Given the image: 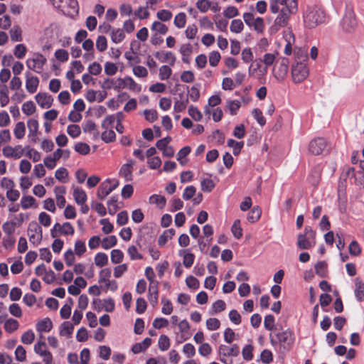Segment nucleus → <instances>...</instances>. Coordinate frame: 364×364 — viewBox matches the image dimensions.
I'll return each mask as SVG.
<instances>
[{
    "label": "nucleus",
    "mask_w": 364,
    "mask_h": 364,
    "mask_svg": "<svg viewBox=\"0 0 364 364\" xmlns=\"http://www.w3.org/2000/svg\"><path fill=\"white\" fill-rule=\"evenodd\" d=\"M134 161L129 160L128 162L122 166L119 170V175L124 178L126 181H132V170Z\"/></svg>",
    "instance_id": "nucleus-17"
},
{
    "label": "nucleus",
    "mask_w": 364,
    "mask_h": 364,
    "mask_svg": "<svg viewBox=\"0 0 364 364\" xmlns=\"http://www.w3.org/2000/svg\"><path fill=\"white\" fill-rule=\"evenodd\" d=\"M36 202V199L31 196H23L21 200V205L23 209L31 208Z\"/></svg>",
    "instance_id": "nucleus-58"
},
{
    "label": "nucleus",
    "mask_w": 364,
    "mask_h": 364,
    "mask_svg": "<svg viewBox=\"0 0 364 364\" xmlns=\"http://www.w3.org/2000/svg\"><path fill=\"white\" fill-rule=\"evenodd\" d=\"M294 336L290 329L279 331L277 328L269 334V340L272 346H279L284 350H289L294 343Z\"/></svg>",
    "instance_id": "nucleus-1"
},
{
    "label": "nucleus",
    "mask_w": 364,
    "mask_h": 364,
    "mask_svg": "<svg viewBox=\"0 0 364 364\" xmlns=\"http://www.w3.org/2000/svg\"><path fill=\"white\" fill-rule=\"evenodd\" d=\"M27 235L31 243L38 245L43 238V230L36 222H31L27 230Z\"/></svg>",
    "instance_id": "nucleus-8"
},
{
    "label": "nucleus",
    "mask_w": 364,
    "mask_h": 364,
    "mask_svg": "<svg viewBox=\"0 0 364 364\" xmlns=\"http://www.w3.org/2000/svg\"><path fill=\"white\" fill-rule=\"evenodd\" d=\"M221 56L218 51H212L209 54V63L212 67H215L218 65Z\"/></svg>",
    "instance_id": "nucleus-62"
},
{
    "label": "nucleus",
    "mask_w": 364,
    "mask_h": 364,
    "mask_svg": "<svg viewBox=\"0 0 364 364\" xmlns=\"http://www.w3.org/2000/svg\"><path fill=\"white\" fill-rule=\"evenodd\" d=\"M11 39L14 42L22 41L21 29L18 26H14L9 31Z\"/></svg>",
    "instance_id": "nucleus-36"
},
{
    "label": "nucleus",
    "mask_w": 364,
    "mask_h": 364,
    "mask_svg": "<svg viewBox=\"0 0 364 364\" xmlns=\"http://www.w3.org/2000/svg\"><path fill=\"white\" fill-rule=\"evenodd\" d=\"M124 257V254L122 250L115 249L111 252V261L114 264L120 263Z\"/></svg>",
    "instance_id": "nucleus-49"
},
{
    "label": "nucleus",
    "mask_w": 364,
    "mask_h": 364,
    "mask_svg": "<svg viewBox=\"0 0 364 364\" xmlns=\"http://www.w3.org/2000/svg\"><path fill=\"white\" fill-rule=\"evenodd\" d=\"M53 328V323L49 318H45L36 323V330L40 333L49 332Z\"/></svg>",
    "instance_id": "nucleus-21"
},
{
    "label": "nucleus",
    "mask_w": 364,
    "mask_h": 364,
    "mask_svg": "<svg viewBox=\"0 0 364 364\" xmlns=\"http://www.w3.org/2000/svg\"><path fill=\"white\" fill-rule=\"evenodd\" d=\"M68 134L73 139L78 137L81 134V129L77 124H70L67 128Z\"/></svg>",
    "instance_id": "nucleus-48"
},
{
    "label": "nucleus",
    "mask_w": 364,
    "mask_h": 364,
    "mask_svg": "<svg viewBox=\"0 0 364 364\" xmlns=\"http://www.w3.org/2000/svg\"><path fill=\"white\" fill-rule=\"evenodd\" d=\"M102 87L105 90L114 89L116 91H119L126 87H128L132 91L136 92H140L141 90V86L129 76L124 78L119 77L116 80L107 78L103 81Z\"/></svg>",
    "instance_id": "nucleus-2"
},
{
    "label": "nucleus",
    "mask_w": 364,
    "mask_h": 364,
    "mask_svg": "<svg viewBox=\"0 0 364 364\" xmlns=\"http://www.w3.org/2000/svg\"><path fill=\"white\" fill-rule=\"evenodd\" d=\"M73 197L77 204L83 205L87 200V194L84 190L78 187L73 190Z\"/></svg>",
    "instance_id": "nucleus-22"
},
{
    "label": "nucleus",
    "mask_w": 364,
    "mask_h": 364,
    "mask_svg": "<svg viewBox=\"0 0 364 364\" xmlns=\"http://www.w3.org/2000/svg\"><path fill=\"white\" fill-rule=\"evenodd\" d=\"M231 231L234 237L237 239H240L242 236V229L240 226V220H235L232 225Z\"/></svg>",
    "instance_id": "nucleus-45"
},
{
    "label": "nucleus",
    "mask_w": 364,
    "mask_h": 364,
    "mask_svg": "<svg viewBox=\"0 0 364 364\" xmlns=\"http://www.w3.org/2000/svg\"><path fill=\"white\" fill-rule=\"evenodd\" d=\"M172 74L171 69L168 65H162L159 68V78L161 80H167Z\"/></svg>",
    "instance_id": "nucleus-53"
},
{
    "label": "nucleus",
    "mask_w": 364,
    "mask_h": 364,
    "mask_svg": "<svg viewBox=\"0 0 364 364\" xmlns=\"http://www.w3.org/2000/svg\"><path fill=\"white\" fill-rule=\"evenodd\" d=\"M239 353L240 348L237 344H233L231 346L221 344L218 347V354L220 356L236 357Z\"/></svg>",
    "instance_id": "nucleus-12"
},
{
    "label": "nucleus",
    "mask_w": 364,
    "mask_h": 364,
    "mask_svg": "<svg viewBox=\"0 0 364 364\" xmlns=\"http://www.w3.org/2000/svg\"><path fill=\"white\" fill-rule=\"evenodd\" d=\"M201 190L204 192H211L215 185L212 179L205 178L200 183Z\"/></svg>",
    "instance_id": "nucleus-44"
},
{
    "label": "nucleus",
    "mask_w": 364,
    "mask_h": 364,
    "mask_svg": "<svg viewBox=\"0 0 364 364\" xmlns=\"http://www.w3.org/2000/svg\"><path fill=\"white\" fill-rule=\"evenodd\" d=\"M151 30L157 31L160 34L164 35L168 31V27L159 21H154L151 26Z\"/></svg>",
    "instance_id": "nucleus-57"
},
{
    "label": "nucleus",
    "mask_w": 364,
    "mask_h": 364,
    "mask_svg": "<svg viewBox=\"0 0 364 364\" xmlns=\"http://www.w3.org/2000/svg\"><path fill=\"white\" fill-rule=\"evenodd\" d=\"M226 304L223 300L218 299L212 304L210 309L209 314L215 315L219 312H221L225 309Z\"/></svg>",
    "instance_id": "nucleus-26"
},
{
    "label": "nucleus",
    "mask_w": 364,
    "mask_h": 364,
    "mask_svg": "<svg viewBox=\"0 0 364 364\" xmlns=\"http://www.w3.org/2000/svg\"><path fill=\"white\" fill-rule=\"evenodd\" d=\"M220 326V321L216 318H210L206 321V327L210 331H215Z\"/></svg>",
    "instance_id": "nucleus-60"
},
{
    "label": "nucleus",
    "mask_w": 364,
    "mask_h": 364,
    "mask_svg": "<svg viewBox=\"0 0 364 364\" xmlns=\"http://www.w3.org/2000/svg\"><path fill=\"white\" fill-rule=\"evenodd\" d=\"M46 62V58L43 55L37 54L34 58L26 60V65L29 69L40 73Z\"/></svg>",
    "instance_id": "nucleus-11"
},
{
    "label": "nucleus",
    "mask_w": 364,
    "mask_h": 364,
    "mask_svg": "<svg viewBox=\"0 0 364 364\" xmlns=\"http://www.w3.org/2000/svg\"><path fill=\"white\" fill-rule=\"evenodd\" d=\"M196 187L193 186H189L185 188L182 197L185 200H188L193 198V197L196 195Z\"/></svg>",
    "instance_id": "nucleus-61"
},
{
    "label": "nucleus",
    "mask_w": 364,
    "mask_h": 364,
    "mask_svg": "<svg viewBox=\"0 0 364 364\" xmlns=\"http://www.w3.org/2000/svg\"><path fill=\"white\" fill-rule=\"evenodd\" d=\"M134 75L137 77H146L148 75V70L141 65H135L132 68Z\"/></svg>",
    "instance_id": "nucleus-52"
},
{
    "label": "nucleus",
    "mask_w": 364,
    "mask_h": 364,
    "mask_svg": "<svg viewBox=\"0 0 364 364\" xmlns=\"http://www.w3.org/2000/svg\"><path fill=\"white\" fill-rule=\"evenodd\" d=\"M192 52V46L190 43L183 44L180 48V53L182 55V60L185 63H189L190 55Z\"/></svg>",
    "instance_id": "nucleus-24"
},
{
    "label": "nucleus",
    "mask_w": 364,
    "mask_h": 364,
    "mask_svg": "<svg viewBox=\"0 0 364 364\" xmlns=\"http://www.w3.org/2000/svg\"><path fill=\"white\" fill-rule=\"evenodd\" d=\"M315 237L316 232L311 227L306 226L304 232L297 236V247L300 250H309L313 247L316 244Z\"/></svg>",
    "instance_id": "nucleus-3"
},
{
    "label": "nucleus",
    "mask_w": 364,
    "mask_h": 364,
    "mask_svg": "<svg viewBox=\"0 0 364 364\" xmlns=\"http://www.w3.org/2000/svg\"><path fill=\"white\" fill-rule=\"evenodd\" d=\"M264 326L267 330L272 332L275 330V318L273 315L269 314L264 317Z\"/></svg>",
    "instance_id": "nucleus-40"
},
{
    "label": "nucleus",
    "mask_w": 364,
    "mask_h": 364,
    "mask_svg": "<svg viewBox=\"0 0 364 364\" xmlns=\"http://www.w3.org/2000/svg\"><path fill=\"white\" fill-rule=\"evenodd\" d=\"M19 326L18 321L14 318H9L4 323V329L8 333H12Z\"/></svg>",
    "instance_id": "nucleus-34"
},
{
    "label": "nucleus",
    "mask_w": 364,
    "mask_h": 364,
    "mask_svg": "<svg viewBox=\"0 0 364 364\" xmlns=\"http://www.w3.org/2000/svg\"><path fill=\"white\" fill-rule=\"evenodd\" d=\"M288 72V62L287 60L283 59L280 63L278 73L275 77L278 80L282 81L284 80L286 75Z\"/></svg>",
    "instance_id": "nucleus-25"
},
{
    "label": "nucleus",
    "mask_w": 364,
    "mask_h": 364,
    "mask_svg": "<svg viewBox=\"0 0 364 364\" xmlns=\"http://www.w3.org/2000/svg\"><path fill=\"white\" fill-rule=\"evenodd\" d=\"M35 338V334L32 330H28L21 336V342L26 345L31 344Z\"/></svg>",
    "instance_id": "nucleus-50"
},
{
    "label": "nucleus",
    "mask_w": 364,
    "mask_h": 364,
    "mask_svg": "<svg viewBox=\"0 0 364 364\" xmlns=\"http://www.w3.org/2000/svg\"><path fill=\"white\" fill-rule=\"evenodd\" d=\"M252 114L259 125L264 126L265 124L266 119L264 117L262 112L259 109H258V108L254 109L252 112Z\"/></svg>",
    "instance_id": "nucleus-55"
},
{
    "label": "nucleus",
    "mask_w": 364,
    "mask_h": 364,
    "mask_svg": "<svg viewBox=\"0 0 364 364\" xmlns=\"http://www.w3.org/2000/svg\"><path fill=\"white\" fill-rule=\"evenodd\" d=\"M158 282H152L149 284L148 299L152 306H155L158 304Z\"/></svg>",
    "instance_id": "nucleus-18"
},
{
    "label": "nucleus",
    "mask_w": 364,
    "mask_h": 364,
    "mask_svg": "<svg viewBox=\"0 0 364 364\" xmlns=\"http://www.w3.org/2000/svg\"><path fill=\"white\" fill-rule=\"evenodd\" d=\"M188 102V98L181 99L180 100H176L174 103L173 109L175 112H181L183 111Z\"/></svg>",
    "instance_id": "nucleus-64"
},
{
    "label": "nucleus",
    "mask_w": 364,
    "mask_h": 364,
    "mask_svg": "<svg viewBox=\"0 0 364 364\" xmlns=\"http://www.w3.org/2000/svg\"><path fill=\"white\" fill-rule=\"evenodd\" d=\"M154 56L161 63L168 62L171 66H173L176 62V57L171 51H157Z\"/></svg>",
    "instance_id": "nucleus-16"
},
{
    "label": "nucleus",
    "mask_w": 364,
    "mask_h": 364,
    "mask_svg": "<svg viewBox=\"0 0 364 364\" xmlns=\"http://www.w3.org/2000/svg\"><path fill=\"white\" fill-rule=\"evenodd\" d=\"M35 98L38 105L44 109L50 107L53 101L52 96L46 92H39Z\"/></svg>",
    "instance_id": "nucleus-15"
},
{
    "label": "nucleus",
    "mask_w": 364,
    "mask_h": 364,
    "mask_svg": "<svg viewBox=\"0 0 364 364\" xmlns=\"http://www.w3.org/2000/svg\"><path fill=\"white\" fill-rule=\"evenodd\" d=\"M170 339L166 335H161L159 338L158 346L161 351H166L170 348Z\"/></svg>",
    "instance_id": "nucleus-38"
},
{
    "label": "nucleus",
    "mask_w": 364,
    "mask_h": 364,
    "mask_svg": "<svg viewBox=\"0 0 364 364\" xmlns=\"http://www.w3.org/2000/svg\"><path fill=\"white\" fill-rule=\"evenodd\" d=\"M357 20L350 5H346L344 16L341 21V27L345 33H353L357 27Z\"/></svg>",
    "instance_id": "nucleus-4"
},
{
    "label": "nucleus",
    "mask_w": 364,
    "mask_h": 364,
    "mask_svg": "<svg viewBox=\"0 0 364 364\" xmlns=\"http://www.w3.org/2000/svg\"><path fill=\"white\" fill-rule=\"evenodd\" d=\"M101 138L105 143H110L115 140L116 134L112 129H108L102 133Z\"/></svg>",
    "instance_id": "nucleus-43"
},
{
    "label": "nucleus",
    "mask_w": 364,
    "mask_h": 364,
    "mask_svg": "<svg viewBox=\"0 0 364 364\" xmlns=\"http://www.w3.org/2000/svg\"><path fill=\"white\" fill-rule=\"evenodd\" d=\"M354 294L357 301L360 302L364 301V283L358 277L355 279Z\"/></svg>",
    "instance_id": "nucleus-19"
},
{
    "label": "nucleus",
    "mask_w": 364,
    "mask_h": 364,
    "mask_svg": "<svg viewBox=\"0 0 364 364\" xmlns=\"http://www.w3.org/2000/svg\"><path fill=\"white\" fill-rule=\"evenodd\" d=\"M110 35L112 41L115 43L122 42L125 38L123 31L120 28L112 29Z\"/></svg>",
    "instance_id": "nucleus-33"
},
{
    "label": "nucleus",
    "mask_w": 364,
    "mask_h": 364,
    "mask_svg": "<svg viewBox=\"0 0 364 364\" xmlns=\"http://www.w3.org/2000/svg\"><path fill=\"white\" fill-rule=\"evenodd\" d=\"M227 108L228 109L230 114L231 115H236L237 113V111L239 110L241 104L240 102L236 100H227Z\"/></svg>",
    "instance_id": "nucleus-29"
},
{
    "label": "nucleus",
    "mask_w": 364,
    "mask_h": 364,
    "mask_svg": "<svg viewBox=\"0 0 364 364\" xmlns=\"http://www.w3.org/2000/svg\"><path fill=\"white\" fill-rule=\"evenodd\" d=\"M316 274L321 277H325L327 275V263L325 261L318 262L315 265Z\"/></svg>",
    "instance_id": "nucleus-31"
},
{
    "label": "nucleus",
    "mask_w": 364,
    "mask_h": 364,
    "mask_svg": "<svg viewBox=\"0 0 364 364\" xmlns=\"http://www.w3.org/2000/svg\"><path fill=\"white\" fill-rule=\"evenodd\" d=\"M22 112L27 116H30L36 112V106L33 101H27L22 105Z\"/></svg>",
    "instance_id": "nucleus-42"
},
{
    "label": "nucleus",
    "mask_w": 364,
    "mask_h": 364,
    "mask_svg": "<svg viewBox=\"0 0 364 364\" xmlns=\"http://www.w3.org/2000/svg\"><path fill=\"white\" fill-rule=\"evenodd\" d=\"M309 70L304 62H296L291 66V77L294 83L302 82L309 76Z\"/></svg>",
    "instance_id": "nucleus-6"
},
{
    "label": "nucleus",
    "mask_w": 364,
    "mask_h": 364,
    "mask_svg": "<svg viewBox=\"0 0 364 364\" xmlns=\"http://www.w3.org/2000/svg\"><path fill=\"white\" fill-rule=\"evenodd\" d=\"M166 201L165 197L160 195L154 194L149 198L151 203L156 204L161 207H164L166 205Z\"/></svg>",
    "instance_id": "nucleus-59"
},
{
    "label": "nucleus",
    "mask_w": 364,
    "mask_h": 364,
    "mask_svg": "<svg viewBox=\"0 0 364 364\" xmlns=\"http://www.w3.org/2000/svg\"><path fill=\"white\" fill-rule=\"evenodd\" d=\"M74 330V326L70 321H64L60 326L61 336L70 337Z\"/></svg>",
    "instance_id": "nucleus-23"
},
{
    "label": "nucleus",
    "mask_w": 364,
    "mask_h": 364,
    "mask_svg": "<svg viewBox=\"0 0 364 364\" xmlns=\"http://www.w3.org/2000/svg\"><path fill=\"white\" fill-rule=\"evenodd\" d=\"M26 126L24 122H18L16 124L14 129V134L16 139H21L25 136Z\"/></svg>",
    "instance_id": "nucleus-30"
},
{
    "label": "nucleus",
    "mask_w": 364,
    "mask_h": 364,
    "mask_svg": "<svg viewBox=\"0 0 364 364\" xmlns=\"http://www.w3.org/2000/svg\"><path fill=\"white\" fill-rule=\"evenodd\" d=\"M119 181L114 179H106L99 186L97 190V197L100 200H104L111 192L117 188Z\"/></svg>",
    "instance_id": "nucleus-9"
},
{
    "label": "nucleus",
    "mask_w": 364,
    "mask_h": 364,
    "mask_svg": "<svg viewBox=\"0 0 364 364\" xmlns=\"http://www.w3.org/2000/svg\"><path fill=\"white\" fill-rule=\"evenodd\" d=\"M3 155L6 158H14L15 159H20L23 154V149L21 145L15 147L11 146H5L3 150Z\"/></svg>",
    "instance_id": "nucleus-13"
},
{
    "label": "nucleus",
    "mask_w": 364,
    "mask_h": 364,
    "mask_svg": "<svg viewBox=\"0 0 364 364\" xmlns=\"http://www.w3.org/2000/svg\"><path fill=\"white\" fill-rule=\"evenodd\" d=\"M228 146L232 148L233 154L237 156L240 153L244 146V142L237 141L232 139H230L228 140Z\"/></svg>",
    "instance_id": "nucleus-27"
},
{
    "label": "nucleus",
    "mask_w": 364,
    "mask_h": 364,
    "mask_svg": "<svg viewBox=\"0 0 364 364\" xmlns=\"http://www.w3.org/2000/svg\"><path fill=\"white\" fill-rule=\"evenodd\" d=\"M27 126L29 130L28 136L36 137L38 130V122L36 119H30L27 122Z\"/></svg>",
    "instance_id": "nucleus-28"
},
{
    "label": "nucleus",
    "mask_w": 364,
    "mask_h": 364,
    "mask_svg": "<svg viewBox=\"0 0 364 364\" xmlns=\"http://www.w3.org/2000/svg\"><path fill=\"white\" fill-rule=\"evenodd\" d=\"M108 257L104 252H99L95 257V263L97 267H102L107 264Z\"/></svg>",
    "instance_id": "nucleus-41"
},
{
    "label": "nucleus",
    "mask_w": 364,
    "mask_h": 364,
    "mask_svg": "<svg viewBox=\"0 0 364 364\" xmlns=\"http://www.w3.org/2000/svg\"><path fill=\"white\" fill-rule=\"evenodd\" d=\"M243 23L240 19L232 20L230 25V31L235 33H239L243 30Z\"/></svg>",
    "instance_id": "nucleus-51"
},
{
    "label": "nucleus",
    "mask_w": 364,
    "mask_h": 364,
    "mask_svg": "<svg viewBox=\"0 0 364 364\" xmlns=\"http://www.w3.org/2000/svg\"><path fill=\"white\" fill-rule=\"evenodd\" d=\"M327 141L325 139L316 138L310 141L309 151L313 155H319L327 149Z\"/></svg>",
    "instance_id": "nucleus-10"
},
{
    "label": "nucleus",
    "mask_w": 364,
    "mask_h": 364,
    "mask_svg": "<svg viewBox=\"0 0 364 364\" xmlns=\"http://www.w3.org/2000/svg\"><path fill=\"white\" fill-rule=\"evenodd\" d=\"M186 19L185 13L181 12L178 14L174 18V25L178 28H183L186 25Z\"/></svg>",
    "instance_id": "nucleus-54"
},
{
    "label": "nucleus",
    "mask_w": 364,
    "mask_h": 364,
    "mask_svg": "<svg viewBox=\"0 0 364 364\" xmlns=\"http://www.w3.org/2000/svg\"><path fill=\"white\" fill-rule=\"evenodd\" d=\"M151 344V339L146 338L141 343H136L132 347V351L134 354L139 353L146 350Z\"/></svg>",
    "instance_id": "nucleus-20"
},
{
    "label": "nucleus",
    "mask_w": 364,
    "mask_h": 364,
    "mask_svg": "<svg viewBox=\"0 0 364 364\" xmlns=\"http://www.w3.org/2000/svg\"><path fill=\"white\" fill-rule=\"evenodd\" d=\"M296 11V3L294 1L291 3V6H286L282 7L279 11V15L275 18V26L279 27H284L287 26L290 14L295 12Z\"/></svg>",
    "instance_id": "nucleus-7"
},
{
    "label": "nucleus",
    "mask_w": 364,
    "mask_h": 364,
    "mask_svg": "<svg viewBox=\"0 0 364 364\" xmlns=\"http://www.w3.org/2000/svg\"><path fill=\"white\" fill-rule=\"evenodd\" d=\"M175 234V230L172 228L168 229L159 237L158 243L160 246L164 245L167 241L172 238Z\"/></svg>",
    "instance_id": "nucleus-32"
},
{
    "label": "nucleus",
    "mask_w": 364,
    "mask_h": 364,
    "mask_svg": "<svg viewBox=\"0 0 364 364\" xmlns=\"http://www.w3.org/2000/svg\"><path fill=\"white\" fill-rule=\"evenodd\" d=\"M117 239L115 235H110L103 239L102 242V247L105 250H108L116 245Z\"/></svg>",
    "instance_id": "nucleus-37"
},
{
    "label": "nucleus",
    "mask_w": 364,
    "mask_h": 364,
    "mask_svg": "<svg viewBox=\"0 0 364 364\" xmlns=\"http://www.w3.org/2000/svg\"><path fill=\"white\" fill-rule=\"evenodd\" d=\"M26 77V88L29 93H34L36 92L39 80L37 77L33 76L31 73L28 71L25 73Z\"/></svg>",
    "instance_id": "nucleus-14"
},
{
    "label": "nucleus",
    "mask_w": 364,
    "mask_h": 364,
    "mask_svg": "<svg viewBox=\"0 0 364 364\" xmlns=\"http://www.w3.org/2000/svg\"><path fill=\"white\" fill-rule=\"evenodd\" d=\"M304 24L311 28L325 21V14L321 9H309L304 16Z\"/></svg>",
    "instance_id": "nucleus-5"
},
{
    "label": "nucleus",
    "mask_w": 364,
    "mask_h": 364,
    "mask_svg": "<svg viewBox=\"0 0 364 364\" xmlns=\"http://www.w3.org/2000/svg\"><path fill=\"white\" fill-rule=\"evenodd\" d=\"M75 151L82 155H87L90 151V146L83 142H78L75 145Z\"/></svg>",
    "instance_id": "nucleus-46"
},
{
    "label": "nucleus",
    "mask_w": 364,
    "mask_h": 364,
    "mask_svg": "<svg viewBox=\"0 0 364 364\" xmlns=\"http://www.w3.org/2000/svg\"><path fill=\"white\" fill-rule=\"evenodd\" d=\"M188 114L196 122L202 119L203 115L200 111L195 106L191 105L188 108Z\"/></svg>",
    "instance_id": "nucleus-47"
},
{
    "label": "nucleus",
    "mask_w": 364,
    "mask_h": 364,
    "mask_svg": "<svg viewBox=\"0 0 364 364\" xmlns=\"http://www.w3.org/2000/svg\"><path fill=\"white\" fill-rule=\"evenodd\" d=\"M211 2L209 0H198L196 2L197 9L202 13H205L210 8Z\"/></svg>",
    "instance_id": "nucleus-63"
},
{
    "label": "nucleus",
    "mask_w": 364,
    "mask_h": 364,
    "mask_svg": "<svg viewBox=\"0 0 364 364\" xmlns=\"http://www.w3.org/2000/svg\"><path fill=\"white\" fill-rule=\"evenodd\" d=\"M261 214V209L258 206H255L249 213L247 216V220L252 223H255L259 219Z\"/></svg>",
    "instance_id": "nucleus-35"
},
{
    "label": "nucleus",
    "mask_w": 364,
    "mask_h": 364,
    "mask_svg": "<svg viewBox=\"0 0 364 364\" xmlns=\"http://www.w3.org/2000/svg\"><path fill=\"white\" fill-rule=\"evenodd\" d=\"M96 48L100 52L105 51L107 48V41L104 36H100L96 41Z\"/></svg>",
    "instance_id": "nucleus-56"
},
{
    "label": "nucleus",
    "mask_w": 364,
    "mask_h": 364,
    "mask_svg": "<svg viewBox=\"0 0 364 364\" xmlns=\"http://www.w3.org/2000/svg\"><path fill=\"white\" fill-rule=\"evenodd\" d=\"M55 177L62 183H67L68 180V171L65 168H60L55 171Z\"/></svg>",
    "instance_id": "nucleus-39"
}]
</instances>
